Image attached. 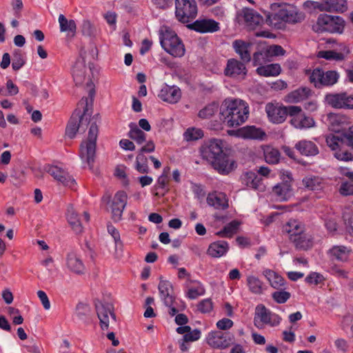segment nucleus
I'll list each match as a JSON object with an SVG mask.
<instances>
[{"label": "nucleus", "mask_w": 353, "mask_h": 353, "mask_svg": "<svg viewBox=\"0 0 353 353\" xmlns=\"http://www.w3.org/2000/svg\"><path fill=\"white\" fill-rule=\"evenodd\" d=\"M128 198L127 193L123 190L118 191L114 195L111 201L110 209L112 219L114 221H119L121 219L123 212L127 205Z\"/></svg>", "instance_id": "19"}, {"label": "nucleus", "mask_w": 353, "mask_h": 353, "mask_svg": "<svg viewBox=\"0 0 353 353\" xmlns=\"http://www.w3.org/2000/svg\"><path fill=\"white\" fill-rule=\"evenodd\" d=\"M98 136V127L95 123H92L90 126L88 138L82 141L79 148V157L81 158L83 166L92 168L94 161L97 139Z\"/></svg>", "instance_id": "5"}, {"label": "nucleus", "mask_w": 353, "mask_h": 353, "mask_svg": "<svg viewBox=\"0 0 353 353\" xmlns=\"http://www.w3.org/2000/svg\"><path fill=\"white\" fill-rule=\"evenodd\" d=\"M302 182L305 188L312 191H319L324 187L323 179L318 176L307 175L303 179Z\"/></svg>", "instance_id": "38"}, {"label": "nucleus", "mask_w": 353, "mask_h": 353, "mask_svg": "<svg viewBox=\"0 0 353 353\" xmlns=\"http://www.w3.org/2000/svg\"><path fill=\"white\" fill-rule=\"evenodd\" d=\"M285 54V50L281 46L272 45L262 48L253 54V65L259 66L272 61L273 57L281 56Z\"/></svg>", "instance_id": "11"}, {"label": "nucleus", "mask_w": 353, "mask_h": 353, "mask_svg": "<svg viewBox=\"0 0 353 353\" xmlns=\"http://www.w3.org/2000/svg\"><path fill=\"white\" fill-rule=\"evenodd\" d=\"M352 253V249L343 245H336L330 248L327 252V256L332 261L346 263L349 261Z\"/></svg>", "instance_id": "24"}, {"label": "nucleus", "mask_w": 353, "mask_h": 353, "mask_svg": "<svg viewBox=\"0 0 353 353\" xmlns=\"http://www.w3.org/2000/svg\"><path fill=\"white\" fill-rule=\"evenodd\" d=\"M197 11L195 0H175V15L180 22H190L196 17Z\"/></svg>", "instance_id": "9"}, {"label": "nucleus", "mask_w": 353, "mask_h": 353, "mask_svg": "<svg viewBox=\"0 0 353 353\" xmlns=\"http://www.w3.org/2000/svg\"><path fill=\"white\" fill-rule=\"evenodd\" d=\"M290 117L291 125L296 129L305 130L315 125L314 119L307 116L299 106H290Z\"/></svg>", "instance_id": "13"}, {"label": "nucleus", "mask_w": 353, "mask_h": 353, "mask_svg": "<svg viewBox=\"0 0 353 353\" xmlns=\"http://www.w3.org/2000/svg\"><path fill=\"white\" fill-rule=\"evenodd\" d=\"M263 275L269 281L270 285L275 289H279L284 285V279L273 270L265 269L263 272Z\"/></svg>", "instance_id": "39"}, {"label": "nucleus", "mask_w": 353, "mask_h": 353, "mask_svg": "<svg viewBox=\"0 0 353 353\" xmlns=\"http://www.w3.org/2000/svg\"><path fill=\"white\" fill-rule=\"evenodd\" d=\"M46 172L52 176L54 180L63 185L74 190L77 183L74 179L62 168L57 165H48L46 168Z\"/></svg>", "instance_id": "14"}, {"label": "nucleus", "mask_w": 353, "mask_h": 353, "mask_svg": "<svg viewBox=\"0 0 353 353\" xmlns=\"http://www.w3.org/2000/svg\"><path fill=\"white\" fill-rule=\"evenodd\" d=\"M345 27V21L339 16H331L326 14H320L312 29L316 32H329L342 33Z\"/></svg>", "instance_id": "6"}, {"label": "nucleus", "mask_w": 353, "mask_h": 353, "mask_svg": "<svg viewBox=\"0 0 353 353\" xmlns=\"http://www.w3.org/2000/svg\"><path fill=\"white\" fill-rule=\"evenodd\" d=\"M191 190L196 199H202L205 196V190L201 185L192 183Z\"/></svg>", "instance_id": "63"}, {"label": "nucleus", "mask_w": 353, "mask_h": 353, "mask_svg": "<svg viewBox=\"0 0 353 353\" xmlns=\"http://www.w3.org/2000/svg\"><path fill=\"white\" fill-rule=\"evenodd\" d=\"M242 183L247 187L254 189L258 192H263L266 187L263 182V179L253 172L245 173L241 176Z\"/></svg>", "instance_id": "25"}, {"label": "nucleus", "mask_w": 353, "mask_h": 353, "mask_svg": "<svg viewBox=\"0 0 353 353\" xmlns=\"http://www.w3.org/2000/svg\"><path fill=\"white\" fill-rule=\"evenodd\" d=\"M325 12H343L347 9L346 0H325Z\"/></svg>", "instance_id": "42"}, {"label": "nucleus", "mask_w": 353, "mask_h": 353, "mask_svg": "<svg viewBox=\"0 0 353 353\" xmlns=\"http://www.w3.org/2000/svg\"><path fill=\"white\" fill-rule=\"evenodd\" d=\"M324 281V277L322 274L317 272H312L308 274L305 278V281L309 284L318 285Z\"/></svg>", "instance_id": "60"}, {"label": "nucleus", "mask_w": 353, "mask_h": 353, "mask_svg": "<svg viewBox=\"0 0 353 353\" xmlns=\"http://www.w3.org/2000/svg\"><path fill=\"white\" fill-rule=\"evenodd\" d=\"M232 47L235 52L239 56L243 62H249L251 60L250 49L251 43L243 40L237 39L233 41Z\"/></svg>", "instance_id": "27"}, {"label": "nucleus", "mask_w": 353, "mask_h": 353, "mask_svg": "<svg viewBox=\"0 0 353 353\" xmlns=\"http://www.w3.org/2000/svg\"><path fill=\"white\" fill-rule=\"evenodd\" d=\"M85 65L83 60H79L72 69V76L76 84H81L85 80Z\"/></svg>", "instance_id": "41"}, {"label": "nucleus", "mask_w": 353, "mask_h": 353, "mask_svg": "<svg viewBox=\"0 0 353 353\" xmlns=\"http://www.w3.org/2000/svg\"><path fill=\"white\" fill-rule=\"evenodd\" d=\"M265 110L269 121L276 124L282 123L288 114L290 115V106L285 107L279 103H268L265 105Z\"/></svg>", "instance_id": "15"}, {"label": "nucleus", "mask_w": 353, "mask_h": 353, "mask_svg": "<svg viewBox=\"0 0 353 353\" xmlns=\"http://www.w3.org/2000/svg\"><path fill=\"white\" fill-rule=\"evenodd\" d=\"M281 317L265 307L263 304L255 307L254 325L258 329H263L265 326L276 327L281 322Z\"/></svg>", "instance_id": "7"}, {"label": "nucleus", "mask_w": 353, "mask_h": 353, "mask_svg": "<svg viewBox=\"0 0 353 353\" xmlns=\"http://www.w3.org/2000/svg\"><path fill=\"white\" fill-rule=\"evenodd\" d=\"M96 312L102 330H108L110 320L115 321L113 305L109 303L97 301L95 303Z\"/></svg>", "instance_id": "16"}, {"label": "nucleus", "mask_w": 353, "mask_h": 353, "mask_svg": "<svg viewBox=\"0 0 353 353\" xmlns=\"http://www.w3.org/2000/svg\"><path fill=\"white\" fill-rule=\"evenodd\" d=\"M297 248L307 250L313 245V239L309 234L302 232V234L298 235L293 241H292Z\"/></svg>", "instance_id": "43"}, {"label": "nucleus", "mask_w": 353, "mask_h": 353, "mask_svg": "<svg viewBox=\"0 0 353 353\" xmlns=\"http://www.w3.org/2000/svg\"><path fill=\"white\" fill-rule=\"evenodd\" d=\"M272 298L278 303H284L290 298V294L286 291H276L272 294Z\"/></svg>", "instance_id": "59"}, {"label": "nucleus", "mask_w": 353, "mask_h": 353, "mask_svg": "<svg viewBox=\"0 0 353 353\" xmlns=\"http://www.w3.org/2000/svg\"><path fill=\"white\" fill-rule=\"evenodd\" d=\"M158 97L165 102L174 104L181 99V91L180 88L176 85L170 86L165 84L161 88Z\"/></svg>", "instance_id": "23"}, {"label": "nucleus", "mask_w": 353, "mask_h": 353, "mask_svg": "<svg viewBox=\"0 0 353 353\" xmlns=\"http://www.w3.org/2000/svg\"><path fill=\"white\" fill-rule=\"evenodd\" d=\"M346 234L353 236V211L347 210L343 213Z\"/></svg>", "instance_id": "53"}, {"label": "nucleus", "mask_w": 353, "mask_h": 353, "mask_svg": "<svg viewBox=\"0 0 353 353\" xmlns=\"http://www.w3.org/2000/svg\"><path fill=\"white\" fill-rule=\"evenodd\" d=\"M201 338V331L195 329L190 331L188 333L184 334L183 340L185 341L193 342L199 340Z\"/></svg>", "instance_id": "62"}, {"label": "nucleus", "mask_w": 353, "mask_h": 353, "mask_svg": "<svg viewBox=\"0 0 353 353\" xmlns=\"http://www.w3.org/2000/svg\"><path fill=\"white\" fill-rule=\"evenodd\" d=\"M304 231V224L296 219H290L283 226V232L288 234L291 241Z\"/></svg>", "instance_id": "26"}, {"label": "nucleus", "mask_w": 353, "mask_h": 353, "mask_svg": "<svg viewBox=\"0 0 353 353\" xmlns=\"http://www.w3.org/2000/svg\"><path fill=\"white\" fill-rule=\"evenodd\" d=\"M281 178L283 181L272 188V194L277 201H287L293 196L291 173L289 171H283Z\"/></svg>", "instance_id": "10"}, {"label": "nucleus", "mask_w": 353, "mask_h": 353, "mask_svg": "<svg viewBox=\"0 0 353 353\" xmlns=\"http://www.w3.org/2000/svg\"><path fill=\"white\" fill-rule=\"evenodd\" d=\"M329 105L335 108H345V93L330 94L325 97Z\"/></svg>", "instance_id": "46"}, {"label": "nucleus", "mask_w": 353, "mask_h": 353, "mask_svg": "<svg viewBox=\"0 0 353 353\" xmlns=\"http://www.w3.org/2000/svg\"><path fill=\"white\" fill-rule=\"evenodd\" d=\"M224 74L227 77L243 79L247 74V69L241 61L230 59L228 60Z\"/></svg>", "instance_id": "22"}, {"label": "nucleus", "mask_w": 353, "mask_h": 353, "mask_svg": "<svg viewBox=\"0 0 353 353\" xmlns=\"http://www.w3.org/2000/svg\"><path fill=\"white\" fill-rule=\"evenodd\" d=\"M270 10L266 22L275 29H283L287 23H301L305 18V14L294 4L274 3L270 5Z\"/></svg>", "instance_id": "2"}, {"label": "nucleus", "mask_w": 353, "mask_h": 353, "mask_svg": "<svg viewBox=\"0 0 353 353\" xmlns=\"http://www.w3.org/2000/svg\"><path fill=\"white\" fill-rule=\"evenodd\" d=\"M295 148L305 156H314L319 153L318 147L311 141L301 140L296 143Z\"/></svg>", "instance_id": "35"}, {"label": "nucleus", "mask_w": 353, "mask_h": 353, "mask_svg": "<svg viewBox=\"0 0 353 353\" xmlns=\"http://www.w3.org/2000/svg\"><path fill=\"white\" fill-rule=\"evenodd\" d=\"M241 223L238 221H232L227 224L222 230L218 232V234L224 238L232 237L239 230Z\"/></svg>", "instance_id": "50"}, {"label": "nucleus", "mask_w": 353, "mask_h": 353, "mask_svg": "<svg viewBox=\"0 0 353 353\" xmlns=\"http://www.w3.org/2000/svg\"><path fill=\"white\" fill-rule=\"evenodd\" d=\"M66 265L70 271L76 274H83L85 271V266L81 257L75 252H70L68 254L66 257Z\"/></svg>", "instance_id": "31"}, {"label": "nucleus", "mask_w": 353, "mask_h": 353, "mask_svg": "<svg viewBox=\"0 0 353 353\" xmlns=\"http://www.w3.org/2000/svg\"><path fill=\"white\" fill-rule=\"evenodd\" d=\"M309 79L316 88L332 86L337 83L339 74L335 70L324 71L321 68H315L309 72Z\"/></svg>", "instance_id": "8"}, {"label": "nucleus", "mask_w": 353, "mask_h": 353, "mask_svg": "<svg viewBox=\"0 0 353 353\" xmlns=\"http://www.w3.org/2000/svg\"><path fill=\"white\" fill-rule=\"evenodd\" d=\"M58 21L59 23L60 31L65 32L66 35L73 37L77 32L76 22L72 19H68L63 14L59 15Z\"/></svg>", "instance_id": "34"}, {"label": "nucleus", "mask_w": 353, "mask_h": 353, "mask_svg": "<svg viewBox=\"0 0 353 353\" xmlns=\"http://www.w3.org/2000/svg\"><path fill=\"white\" fill-rule=\"evenodd\" d=\"M249 105L242 99H225L220 107V119L228 127H236L245 122L249 117Z\"/></svg>", "instance_id": "3"}, {"label": "nucleus", "mask_w": 353, "mask_h": 353, "mask_svg": "<svg viewBox=\"0 0 353 353\" xmlns=\"http://www.w3.org/2000/svg\"><path fill=\"white\" fill-rule=\"evenodd\" d=\"M203 136V132L201 129L191 128H188L183 134L184 139L190 141L201 139Z\"/></svg>", "instance_id": "56"}, {"label": "nucleus", "mask_w": 353, "mask_h": 353, "mask_svg": "<svg viewBox=\"0 0 353 353\" xmlns=\"http://www.w3.org/2000/svg\"><path fill=\"white\" fill-rule=\"evenodd\" d=\"M246 281L249 290L252 293L259 294L262 292L263 283L258 277L254 275H248Z\"/></svg>", "instance_id": "48"}, {"label": "nucleus", "mask_w": 353, "mask_h": 353, "mask_svg": "<svg viewBox=\"0 0 353 353\" xmlns=\"http://www.w3.org/2000/svg\"><path fill=\"white\" fill-rule=\"evenodd\" d=\"M108 232L114 241L116 252H122L123 245L122 241H121L119 231L113 225H108Z\"/></svg>", "instance_id": "52"}, {"label": "nucleus", "mask_w": 353, "mask_h": 353, "mask_svg": "<svg viewBox=\"0 0 353 353\" xmlns=\"http://www.w3.org/2000/svg\"><path fill=\"white\" fill-rule=\"evenodd\" d=\"M228 250V244L226 241H219L212 243L208 249L207 253L212 257L219 258L225 255Z\"/></svg>", "instance_id": "37"}, {"label": "nucleus", "mask_w": 353, "mask_h": 353, "mask_svg": "<svg viewBox=\"0 0 353 353\" xmlns=\"http://www.w3.org/2000/svg\"><path fill=\"white\" fill-rule=\"evenodd\" d=\"M317 57L329 61H342L345 59V54L335 50H321L317 53Z\"/></svg>", "instance_id": "49"}, {"label": "nucleus", "mask_w": 353, "mask_h": 353, "mask_svg": "<svg viewBox=\"0 0 353 353\" xmlns=\"http://www.w3.org/2000/svg\"><path fill=\"white\" fill-rule=\"evenodd\" d=\"M197 309L202 313H209L213 309V303L210 299H205L197 305Z\"/></svg>", "instance_id": "58"}, {"label": "nucleus", "mask_w": 353, "mask_h": 353, "mask_svg": "<svg viewBox=\"0 0 353 353\" xmlns=\"http://www.w3.org/2000/svg\"><path fill=\"white\" fill-rule=\"evenodd\" d=\"M257 74L261 77H277L281 72V68L279 63H271L261 65L256 69Z\"/></svg>", "instance_id": "36"}, {"label": "nucleus", "mask_w": 353, "mask_h": 353, "mask_svg": "<svg viewBox=\"0 0 353 353\" xmlns=\"http://www.w3.org/2000/svg\"><path fill=\"white\" fill-rule=\"evenodd\" d=\"M207 203L215 209H225L228 207V199L225 194L221 192L208 194Z\"/></svg>", "instance_id": "32"}, {"label": "nucleus", "mask_w": 353, "mask_h": 353, "mask_svg": "<svg viewBox=\"0 0 353 353\" xmlns=\"http://www.w3.org/2000/svg\"><path fill=\"white\" fill-rule=\"evenodd\" d=\"M327 146L334 152V156L340 161H349L353 160V154L342 150L343 141L338 136L329 134L326 137Z\"/></svg>", "instance_id": "17"}, {"label": "nucleus", "mask_w": 353, "mask_h": 353, "mask_svg": "<svg viewBox=\"0 0 353 353\" xmlns=\"http://www.w3.org/2000/svg\"><path fill=\"white\" fill-rule=\"evenodd\" d=\"M339 192L343 196L353 195V182L347 181L342 182Z\"/></svg>", "instance_id": "57"}, {"label": "nucleus", "mask_w": 353, "mask_h": 353, "mask_svg": "<svg viewBox=\"0 0 353 353\" xmlns=\"http://www.w3.org/2000/svg\"><path fill=\"white\" fill-rule=\"evenodd\" d=\"M66 218L69 225L76 234H81L83 231L82 220L79 214L72 206L68 207L66 213Z\"/></svg>", "instance_id": "28"}, {"label": "nucleus", "mask_w": 353, "mask_h": 353, "mask_svg": "<svg viewBox=\"0 0 353 353\" xmlns=\"http://www.w3.org/2000/svg\"><path fill=\"white\" fill-rule=\"evenodd\" d=\"M233 325V321L228 318H223L219 320L216 323L217 329L222 332L230 330L231 327H232Z\"/></svg>", "instance_id": "61"}, {"label": "nucleus", "mask_w": 353, "mask_h": 353, "mask_svg": "<svg viewBox=\"0 0 353 353\" xmlns=\"http://www.w3.org/2000/svg\"><path fill=\"white\" fill-rule=\"evenodd\" d=\"M311 90L307 88H299L295 90L289 92L284 97V101L288 103H300L308 98Z\"/></svg>", "instance_id": "29"}, {"label": "nucleus", "mask_w": 353, "mask_h": 353, "mask_svg": "<svg viewBox=\"0 0 353 353\" xmlns=\"http://www.w3.org/2000/svg\"><path fill=\"white\" fill-rule=\"evenodd\" d=\"M26 61L21 54L15 55L12 59V67L14 70H19L25 64Z\"/></svg>", "instance_id": "64"}, {"label": "nucleus", "mask_w": 353, "mask_h": 353, "mask_svg": "<svg viewBox=\"0 0 353 353\" xmlns=\"http://www.w3.org/2000/svg\"><path fill=\"white\" fill-rule=\"evenodd\" d=\"M206 343L212 348L225 350L232 343L233 337L229 332L212 330L205 336Z\"/></svg>", "instance_id": "12"}, {"label": "nucleus", "mask_w": 353, "mask_h": 353, "mask_svg": "<svg viewBox=\"0 0 353 353\" xmlns=\"http://www.w3.org/2000/svg\"><path fill=\"white\" fill-rule=\"evenodd\" d=\"M161 299L167 307H170L174 302V297L171 294L172 285L167 280L160 278V282L158 286Z\"/></svg>", "instance_id": "30"}, {"label": "nucleus", "mask_w": 353, "mask_h": 353, "mask_svg": "<svg viewBox=\"0 0 353 353\" xmlns=\"http://www.w3.org/2000/svg\"><path fill=\"white\" fill-rule=\"evenodd\" d=\"M159 39L162 48L174 57H181L185 49L177 34L169 27L162 26L159 30Z\"/></svg>", "instance_id": "4"}, {"label": "nucleus", "mask_w": 353, "mask_h": 353, "mask_svg": "<svg viewBox=\"0 0 353 353\" xmlns=\"http://www.w3.org/2000/svg\"><path fill=\"white\" fill-rule=\"evenodd\" d=\"M263 154L265 160L268 163L275 164L277 163L280 159V152L276 148L270 145L263 147Z\"/></svg>", "instance_id": "45"}, {"label": "nucleus", "mask_w": 353, "mask_h": 353, "mask_svg": "<svg viewBox=\"0 0 353 353\" xmlns=\"http://www.w3.org/2000/svg\"><path fill=\"white\" fill-rule=\"evenodd\" d=\"M327 122L330 130L338 132L343 128L345 118L342 115L330 113L327 115Z\"/></svg>", "instance_id": "40"}, {"label": "nucleus", "mask_w": 353, "mask_h": 353, "mask_svg": "<svg viewBox=\"0 0 353 353\" xmlns=\"http://www.w3.org/2000/svg\"><path fill=\"white\" fill-rule=\"evenodd\" d=\"M225 144L221 139H211L201 149V156L219 174H228L235 168V161L225 152Z\"/></svg>", "instance_id": "1"}, {"label": "nucleus", "mask_w": 353, "mask_h": 353, "mask_svg": "<svg viewBox=\"0 0 353 353\" xmlns=\"http://www.w3.org/2000/svg\"><path fill=\"white\" fill-rule=\"evenodd\" d=\"M84 116L85 114L80 115V112H75L72 115L65 130V134L69 138L72 139L75 137L80 127V123L84 119Z\"/></svg>", "instance_id": "33"}, {"label": "nucleus", "mask_w": 353, "mask_h": 353, "mask_svg": "<svg viewBox=\"0 0 353 353\" xmlns=\"http://www.w3.org/2000/svg\"><path fill=\"white\" fill-rule=\"evenodd\" d=\"M134 167L139 173L147 174L149 172L147 158L141 152H139L137 156Z\"/></svg>", "instance_id": "51"}, {"label": "nucleus", "mask_w": 353, "mask_h": 353, "mask_svg": "<svg viewBox=\"0 0 353 353\" xmlns=\"http://www.w3.org/2000/svg\"><path fill=\"white\" fill-rule=\"evenodd\" d=\"M205 292V290L203 284L199 281H193L192 285L186 292V296L190 299H195L200 296H203Z\"/></svg>", "instance_id": "47"}, {"label": "nucleus", "mask_w": 353, "mask_h": 353, "mask_svg": "<svg viewBox=\"0 0 353 353\" xmlns=\"http://www.w3.org/2000/svg\"><path fill=\"white\" fill-rule=\"evenodd\" d=\"M228 134L245 139L263 140L266 136L265 132L259 128L254 125H248L237 130H228Z\"/></svg>", "instance_id": "20"}, {"label": "nucleus", "mask_w": 353, "mask_h": 353, "mask_svg": "<svg viewBox=\"0 0 353 353\" xmlns=\"http://www.w3.org/2000/svg\"><path fill=\"white\" fill-rule=\"evenodd\" d=\"M236 19L239 23H244L251 30L255 29L263 23V18L257 12L247 8L237 12Z\"/></svg>", "instance_id": "18"}, {"label": "nucleus", "mask_w": 353, "mask_h": 353, "mask_svg": "<svg viewBox=\"0 0 353 353\" xmlns=\"http://www.w3.org/2000/svg\"><path fill=\"white\" fill-rule=\"evenodd\" d=\"M337 220H338V216L334 213L329 214L325 218V220H324L325 221V226L329 232H334L337 230V228H338Z\"/></svg>", "instance_id": "55"}, {"label": "nucleus", "mask_w": 353, "mask_h": 353, "mask_svg": "<svg viewBox=\"0 0 353 353\" xmlns=\"http://www.w3.org/2000/svg\"><path fill=\"white\" fill-rule=\"evenodd\" d=\"M130 131L128 132V137L136 141L137 143L141 145L145 141L146 135L139 128V127L134 123L129 124Z\"/></svg>", "instance_id": "44"}, {"label": "nucleus", "mask_w": 353, "mask_h": 353, "mask_svg": "<svg viewBox=\"0 0 353 353\" xmlns=\"http://www.w3.org/2000/svg\"><path fill=\"white\" fill-rule=\"evenodd\" d=\"M219 109V105L216 103L208 104L201 109L198 114L199 118L208 119L214 114Z\"/></svg>", "instance_id": "54"}, {"label": "nucleus", "mask_w": 353, "mask_h": 353, "mask_svg": "<svg viewBox=\"0 0 353 353\" xmlns=\"http://www.w3.org/2000/svg\"><path fill=\"white\" fill-rule=\"evenodd\" d=\"M188 28L199 33H212L219 30V23L211 19H198Z\"/></svg>", "instance_id": "21"}]
</instances>
